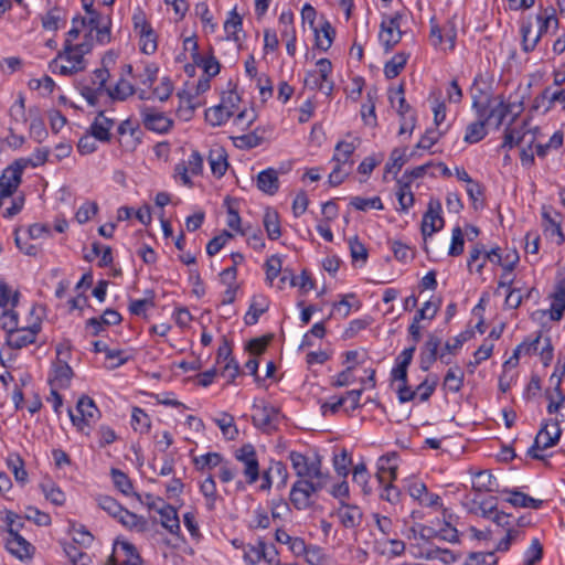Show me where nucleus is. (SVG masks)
<instances>
[{
    "instance_id": "obj_1",
    "label": "nucleus",
    "mask_w": 565,
    "mask_h": 565,
    "mask_svg": "<svg viewBox=\"0 0 565 565\" xmlns=\"http://www.w3.org/2000/svg\"><path fill=\"white\" fill-rule=\"evenodd\" d=\"M288 459L297 476V480L290 488L289 501L296 510H307L313 505L315 495L330 483L331 475L322 469V462L318 456L309 458L292 450Z\"/></svg>"
},
{
    "instance_id": "obj_2",
    "label": "nucleus",
    "mask_w": 565,
    "mask_h": 565,
    "mask_svg": "<svg viewBox=\"0 0 565 565\" xmlns=\"http://www.w3.org/2000/svg\"><path fill=\"white\" fill-rule=\"evenodd\" d=\"M31 163V159L20 158L2 171L0 175V207L6 201H10V205L6 207L4 212H20L23 209L24 196L15 195V193L22 182L23 171Z\"/></svg>"
},
{
    "instance_id": "obj_3",
    "label": "nucleus",
    "mask_w": 565,
    "mask_h": 565,
    "mask_svg": "<svg viewBox=\"0 0 565 565\" xmlns=\"http://www.w3.org/2000/svg\"><path fill=\"white\" fill-rule=\"evenodd\" d=\"M454 521L455 515L448 509H443L441 519L436 518V522L430 521V524L414 523L409 529V539L417 543L420 541L428 542L435 537L451 543L457 542L458 531L454 525Z\"/></svg>"
},
{
    "instance_id": "obj_4",
    "label": "nucleus",
    "mask_w": 565,
    "mask_h": 565,
    "mask_svg": "<svg viewBox=\"0 0 565 565\" xmlns=\"http://www.w3.org/2000/svg\"><path fill=\"white\" fill-rule=\"evenodd\" d=\"M236 469V490L244 491L246 486L255 484L260 478V465L257 451L252 444H244L233 451Z\"/></svg>"
},
{
    "instance_id": "obj_5",
    "label": "nucleus",
    "mask_w": 565,
    "mask_h": 565,
    "mask_svg": "<svg viewBox=\"0 0 565 565\" xmlns=\"http://www.w3.org/2000/svg\"><path fill=\"white\" fill-rule=\"evenodd\" d=\"M49 67L54 74L71 76L83 72L86 68V61L84 56L74 49V44L64 43L63 50L50 62Z\"/></svg>"
},
{
    "instance_id": "obj_6",
    "label": "nucleus",
    "mask_w": 565,
    "mask_h": 565,
    "mask_svg": "<svg viewBox=\"0 0 565 565\" xmlns=\"http://www.w3.org/2000/svg\"><path fill=\"white\" fill-rule=\"evenodd\" d=\"M72 424L85 435H89L90 427L99 419L100 412L93 398L83 395L76 403V409H68Z\"/></svg>"
},
{
    "instance_id": "obj_7",
    "label": "nucleus",
    "mask_w": 565,
    "mask_h": 565,
    "mask_svg": "<svg viewBox=\"0 0 565 565\" xmlns=\"http://www.w3.org/2000/svg\"><path fill=\"white\" fill-rule=\"evenodd\" d=\"M109 77V71L106 67H100L78 83L77 88L89 106H96L99 97L105 93L107 94L108 87L106 84Z\"/></svg>"
},
{
    "instance_id": "obj_8",
    "label": "nucleus",
    "mask_w": 565,
    "mask_h": 565,
    "mask_svg": "<svg viewBox=\"0 0 565 565\" xmlns=\"http://www.w3.org/2000/svg\"><path fill=\"white\" fill-rule=\"evenodd\" d=\"M193 463L199 471L211 470L218 467L217 477L222 483H230L236 479L234 463L225 459L218 452H206L194 457Z\"/></svg>"
},
{
    "instance_id": "obj_9",
    "label": "nucleus",
    "mask_w": 565,
    "mask_h": 565,
    "mask_svg": "<svg viewBox=\"0 0 565 565\" xmlns=\"http://www.w3.org/2000/svg\"><path fill=\"white\" fill-rule=\"evenodd\" d=\"M562 435L558 419H552L543 425L539 430L533 445L527 449L526 455L536 460H544L545 456L541 452L544 449L555 446Z\"/></svg>"
},
{
    "instance_id": "obj_10",
    "label": "nucleus",
    "mask_w": 565,
    "mask_h": 565,
    "mask_svg": "<svg viewBox=\"0 0 565 565\" xmlns=\"http://www.w3.org/2000/svg\"><path fill=\"white\" fill-rule=\"evenodd\" d=\"M429 167L430 164L426 163L415 167L412 170H406L402 178L397 180V189L395 194L402 210H408L413 206L414 195L411 191V183L414 180L422 178Z\"/></svg>"
},
{
    "instance_id": "obj_11",
    "label": "nucleus",
    "mask_w": 565,
    "mask_h": 565,
    "mask_svg": "<svg viewBox=\"0 0 565 565\" xmlns=\"http://www.w3.org/2000/svg\"><path fill=\"white\" fill-rule=\"evenodd\" d=\"M354 209L358 211L383 210V203L380 196L370 199L353 196L349 201L345 199H333L322 204V212H332L334 210Z\"/></svg>"
},
{
    "instance_id": "obj_12",
    "label": "nucleus",
    "mask_w": 565,
    "mask_h": 565,
    "mask_svg": "<svg viewBox=\"0 0 565 565\" xmlns=\"http://www.w3.org/2000/svg\"><path fill=\"white\" fill-rule=\"evenodd\" d=\"M42 330V321L35 318L30 324L18 327L6 335V343L14 350L23 349L36 342L38 335Z\"/></svg>"
},
{
    "instance_id": "obj_13",
    "label": "nucleus",
    "mask_w": 565,
    "mask_h": 565,
    "mask_svg": "<svg viewBox=\"0 0 565 565\" xmlns=\"http://www.w3.org/2000/svg\"><path fill=\"white\" fill-rule=\"evenodd\" d=\"M252 420L255 427L263 431L270 433L278 428V425L282 418V415L276 406L264 403L262 405H253Z\"/></svg>"
},
{
    "instance_id": "obj_14",
    "label": "nucleus",
    "mask_w": 565,
    "mask_h": 565,
    "mask_svg": "<svg viewBox=\"0 0 565 565\" xmlns=\"http://www.w3.org/2000/svg\"><path fill=\"white\" fill-rule=\"evenodd\" d=\"M403 17L404 14L402 12L383 17L381 22L380 41L386 52L393 50L402 39L401 20Z\"/></svg>"
},
{
    "instance_id": "obj_15",
    "label": "nucleus",
    "mask_w": 565,
    "mask_h": 565,
    "mask_svg": "<svg viewBox=\"0 0 565 565\" xmlns=\"http://www.w3.org/2000/svg\"><path fill=\"white\" fill-rule=\"evenodd\" d=\"M408 494L417 501L420 505L434 509H445L441 503V498L437 493L429 492L426 484L416 479L409 478L405 484Z\"/></svg>"
},
{
    "instance_id": "obj_16",
    "label": "nucleus",
    "mask_w": 565,
    "mask_h": 565,
    "mask_svg": "<svg viewBox=\"0 0 565 565\" xmlns=\"http://www.w3.org/2000/svg\"><path fill=\"white\" fill-rule=\"evenodd\" d=\"M551 300L550 308L543 313H547L552 321H559L565 312V275H557L553 291L548 296Z\"/></svg>"
},
{
    "instance_id": "obj_17",
    "label": "nucleus",
    "mask_w": 565,
    "mask_h": 565,
    "mask_svg": "<svg viewBox=\"0 0 565 565\" xmlns=\"http://www.w3.org/2000/svg\"><path fill=\"white\" fill-rule=\"evenodd\" d=\"M407 369L408 366L395 362L391 371L392 386L395 385L397 398L401 404L414 401L413 388L408 385Z\"/></svg>"
},
{
    "instance_id": "obj_18",
    "label": "nucleus",
    "mask_w": 565,
    "mask_h": 565,
    "mask_svg": "<svg viewBox=\"0 0 565 565\" xmlns=\"http://www.w3.org/2000/svg\"><path fill=\"white\" fill-rule=\"evenodd\" d=\"M140 116L145 128L158 134H167L173 126L170 118L152 107L141 106Z\"/></svg>"
},
{
    "instance_id": "obj_19",
    "label": "nucleus",
    "mask_w": 565,
    "mask_h": 565,
    "mask_svg": "<svg viewBox=\"0 0 565 565\" xmlns=\"http://www.w3.org/2000/svg\"><path fill=\"white\" fill-rule=\"evenodd\" d=\"M203 171V157L198 150H193L186 161L179 162L174 168V178L180 179L182 184L192 185L189 172L199 175Z\"/></svg>"
},
{
    "instance_id": "obj_20",
    "label": "nucleus",
    "mask_w": 565,
    "mask_h": 565,
    "mask_svg": "<svg viewBox=\"0 0 565 565\" xmlns=\"http://www.w3.org/2000/svg\"><path fill=\"white\" fill-rule=\"evenodd\" d=\"M116 555L110 556L114 565H143L137 547L127 541H117L114 546Z\"/></svg>"
},
{
    "instance_id": "obj_21",
    "label": "nucleus",
    "mask_w": 565,
    "mask_h": 565,
    "mask_svg": "<svg viewBox=\"0 0 565 565\" xmlns=\"http://www.w3.org/2000/svg\"><path fill=\"white\" fill-rule=\"evenodd\" d=\"M6 548L20 561L30 559L34 551L31 543L12 530H7Z\"/></svg>"
},
{
    "instance_id": "obj_22",
    "label": "nucleus",
    "mask_w": 565,
    "mask_h": 565,
    "mask_svg": "<svg viewBox=\"0 0 565 565\" xmlns=\"http://www.w3.org/2000/svg\"><path fill=\"white\" fill-rule=\"evenodd\" d=\"M335 516L343 527L352 530L362 524L363 511L356 504L340 501V505L335 510Z\"/></svg>"
},
{
    "instance_id": "obj_23",
    "label": "nucleus",
    "mask_w": 565,
    "mask_h": 565,
    "mask_svg": "<svg viewBox=\"0 0 565 565\" xmlns=\"http://www.w3.org/2000/svg\"><path fill=\"white\" fill-rule=\"evenodd\" d=\"M429 38L434 46H438L444 41L448 42V49L452 51L456 46L457 25L454 19L448 20L443 26L431 22Z\"/></svg>"
},
{
    "instance_id": "obj_24",
    "label": "nucleus",
    "mask_w": 565,
    "mask_h": 565,
    "mask_svg": "<svg viewBox=\"0 0 565 565\" xmlns=\"http://www.w3.org/2000/svg\"><path fill=\"white\" fill-rule=\"evenodd\" d=\"M192 43V61L195 65L203 68L204 74L209 77H214L220 73L221 65L216 57L211 53L209 56H202L199 53V45L194 36H189L184 40V44Z\"/></svg>"
},
{
    "instance_id": "obj_25",
    "label": "nucleus",
    "mask_w": 565,
    "mask_h": 565,
    "mask_svg": "<svg viewBox=\"0 0 565 565\" xmlns=\"http://www.w3.org/2000/svg\"><path fill=\"white\" fill-rule=\"evenodd\" d=\"M295 15L291 10L282 11L279 15V24L281 25L280 35L286 40L287 54L291 57L296 55L297 33L295 29Z\"/></svg>"
},
{
    "instance_id": "obj_26",
    "label": "nucleus",
    "mask_w": 565,
    "mask_h": 565,
    "mask_svg": "<svg viewBox=\"0 0 565 565\" xmlns=\"http://www.w3.org/2000/svg\"><path fill=\"white\" fill-rule=\"evenodd\" d=\"M507 494L505 502L510 503L514 508H530L539 510L543 505V500L532 498L531 495L520 491L519 489L505 488L501 491Z\"/></svg>"
},
{
    "instance_id": "obj_27",
    "label": "nucleus",
    "mask_w": 565,
    "mask_h": 565,
    "mask_svg": "<svg viewBox=\"0 0 565 565\" xmlns=\"http://www.w3.org/2000/svg\"><path fill=\"white\" fill-rule=\"evenodd\" d=\"M73 377V370L68 363L62 359H57L52 365V372L49 376L51 387L66 388Z\"/></svg>"
},
{
    "instance_id": "obj_28",
    "label": "nucleus",
    "mask_w": 565,
    "mask_h": 565,
    "mask_svg": "<svg viewBox=\"0 0 565 565\" xmlns=\"http://www.w3.org/2000/svg\"><path fill=\"white\" fill-rule=\"evenodd\" d=\"M68 227L66 220L56 218L53 226L50 223H35L28 227V237L31 239H39L50 237L52 232L64 233Z\"/></svg>"
},
{
    "instance_id": "obj_29",
    "label": "nucleus",
    "mask_w": 565,
    "mask_h": 565,
    "mask_svg": "<svg viewBox=\"0 0 565 565\" xmlns=\"http://www.w3.org/2000/svg\"><path fill=\"white\" fill-rule=\"evenodd\" d=\"M114 124V119L106 117L105 111L100 110L89 127V134L98 141L109 142L111 138L110 129Z\"/></svg>"
},
{
    "instance_id": "obj_30",
    "label": "nucleus",
    "mask_w": 565,
    "mask_h": 565,
    "mask_svg": "<svg viewBox=\"0 0 565 565\" xmlns=\"http://www.w3.org/2000/svg\"><path fill=\"white\" fill-rule=\"evenodd\" d=\"M512 285L513 279H500L498 282V288H504L507 290L504 305L510 309H516L521 306L524 298H530L533 288L527 290L526 294H523L520 287H513Z\"/></svg>"
},
{
    "instance_id": "obj_31",
    "label": "nucleus",
    "mask_w": 565,
    "mask_h": 565,
    "mask_svg": "<svg viewBox=\"0 0 565 565\" xmlns=\"http://www.w3.org/2000/svg\"><path fill=\"white\" fill-rule=\"evenodd\" d=\"M529 132H531V127L527 120H524L519 127H507L501 147L511 149L515 146H522Z\"/></svg>"
},
{
    "instance_id": "obj_32",
    "label": "nucleus",
    "mask_w": 565,
    "mask_h": 565,
    "mask_svg": "<svg viewBox=\"0 0 565 565\" xmlns=\"http://www.w3.org/2000/svg\"><path fill=\"white\" fill-rule=\"evenodd\" d=\"M486 247L483 244L477 243L470 247L467 257V269L470 274L481 275L486 264Z\"/></svg>"
},
{
    "instance_id": "obj_33",
    "label": "nucleus",
    "mask_w": 565,
    "mask_h": 565,
    "mask_svg": "<svg viewBox=\"0 0 565 565\" xmlns=\"http://www.w3.org/2000/svg\"><path fill=\"white\" fill-rule=\"evenodd\" d=\"M125 529L137 533H143L148 530V521L145 516L136 514L126 508L122 510L117 519Z\"/></svg>"
},
{
    "instance_id": "obj_34",
    "label": "nucleus",
    "mask_w": 565,
    "mask_h": 565,
    "mask_svg": "<svg viewBox=\"0 0 565 565\" xmlns=\"http://www.w3.org/2000/svg\"><path fill=\"white\" fill-rule=\"evenodd\" d=\"M477 92L478 94H472V109L476 111L478 120L488 122L487 116L497 99L483 93L480 88H477Z\"/></svg>"
},
{
    "instance_id": "obj_35",
    "label": "nucleus",
    "mask_w": 565,
    "mask_h": 565,
    "mask_svg": "<svg viewBox=\"0 0 565 565\" xmlns=\"http://www.w3.org/2000/svg\"><path fill=\"white\" fill-rule=\"evenodd\" d=\"M110 478L114 487L125 497L134 495L137 500H140V494L134 491L132 481L126 472L117 468H111Z\"/></svg>"
},
{
    "instance_id": "obj_36",
    "label": "nucleus",
    "mask_w": 565,
    "mask_h": 565,
    "mask_svg": "<svg viewBox=\"0 0 565 565\" xmlns=\"http://www.w3.org/2000/svg\"><path fill=\"white\" fill-rule=\"evenodd\" d=\"M440 344H441V340L437 335H435L433 333L428 334V338H427V340L424 344L423 351H422L423 353L428 354V359H427L428 364L435 363L438 359L445 364L450 363V359L447 356L444 349L440 352L438 351Z\"/></svg>"
},
{
    "instance_id": "obj_37",
    "label": "nucleus",
    "mask_w": 565,
    "mask_h": 565,
    "mask_svg": "<svg viewBox=\"0 0 565 565\" xmlns=\"http://www.w3.org/2000/svg\"><path fill=\"white\" fill-rule=\"evenodd\" d=\"M207 159L212 174L218 179L222 178L228 168L227 153L225 149L222 147L211 149Z\"/></svg>"
},
{
    "instance_id": "obj_38",
    "label": "nucleus",
    "mask_w": 565,
    "mask_h": 565,
    "mask_svg": "<svg viewBox=\"0 0 565 565\" xmlns=\"http://www.w3.org/2000/svg\"><path fill=\"white\" fill-rule=\"evenodd\" d=\"M256 184L262 192L269 195L275 194L279 189L277 171L273 168L260 171L257 175Z\"/></svg>"
},
{
    "instance_id": "obj_39",
    "label": "nucleus",
    "mask_w": 565,
    "mask_h": 565,
    "mask_svg": "<svg viewBox=\"0 0 565 565\" xmlns=\"http://www.w3.org/2000/svg\"><path fill=\"white\" fill-rule=\"evenodd\" d=\"M315 44L317 49L326 52L328 51L334 40L335 30L331 23L326 20L320 28H315Z\"/></svg>"
},
{
    "instance_id": "obj_40",
    "label": "nucleus",
    "mask_w": 565,
    "mask_h": 565,
    "mask_svg": "<svg viewBox=\"0 0 565 565\" xmlns=\"http://www.w3.org/2000/svg\"><path fill=\"white\" fill-rule=\"evenodd\" d=\"M136 93H137L136 87L129 81L124 78V76H121L117 81L115 86L108 87V89H107V96L113 102H124L128 97L135 95Z\"/></svg>"
},
{
    "instance_id": "obj_41",
    "label": "nucleus",
    "mask_w": 565,
    "mask_h": 565,
    "mask_svg": "<svg viewBox=\"0 0 565 565\" xmlns=\"http://www.w3.org/2000/svg\"><path fill=\"white\" fill-rule=\"evenodd\" d=\"M269 308V302L266 297L258 295L254 296L252 303L244 317L245 324L253 326L258 322L259 317L265 313Z\"/></svg>"
},
{
    "instance_id": "obj_42",
    "label": "nucleus",
    "mask_w": 565,
    "mask_h": 565,
    "mask_svg": "<svg viewBox=\"0 0 565 565\" xmlns=\"http://www.w3.org/2000/svg\"><path fill=\"white\" fill-rule=\"evenodd\" d=\"M158 514L160 515V524L162 527L174 535L180 533V520L175 508L167 503L163 509H160Z\"/></svg>"
},
{
    "instance_id": "obj_43",
    "label": "nucleus",
    "mask_w": 565,
    "mask_h": 565,
    "mask_svg": "<svg viewBox=\"0 0 565 565\" xmlns=\"http://www.w3.org/2000/svg\"><path fill=\"white\" fill-rule=\"evenodd\" d=\"M130 425L135 433L146 435L151 429V418L145 409L134 406L131 408Z\"/></svg>"
},
{
    "instance_id": "obj_44",
    "label": "nucleus",
    "mask_w": 565,
    "mask_h": 565,
    "mask_svg": "<svg viewBox=\"0 0 565 565\" xmlns=\"http://www.w3.org/2000/svg\"><path fill=\"white\" fill-rule=\"evenodd\" d=\"M200 492L205 499V507L209 511H214L216 507V501L218 500V493L216 488V482L213 476H207L200 483Z\"/></svg>"
},
{
    "instance_id": "obj_45",
    "label": "nucleus",
    "mask_w": 565,
    "mask_h": 565,
    "mask_svg": "<svg viewBox=\"0 0 565 565\" xmlns=\"http://www.w3.org/2000/svg\"><path fill=\"white\" fill-rule=\"evenodd\" d=\"M234 111L230 108L225 103H221L217 106L209 108L205 111V119L212 126H221L225 124L232 116Z\"/></svg>"
},
{
    "instance_id": "obj_46",
    "label": "nucleus",
    "mask_w": 565,
    "mask_h": 565,
    "mask_svg": "<svg viewBox=\"0 0 565 565\" xmlns=\"http://www.w3.org/2000/svg\"><path fill=\"white\" fill-rule=\"evenodd\" d=\"M497 486V479L488 470H480L472 475L471 487L477 492L493 491Z\"/></svg>"
},
{
    "instance_id": "obj_47",
    "label": "nucleus",
    "mask_w": 565,
    "mask_h": 565,
    "mask_svg": "<svg viewBox=\"0 0 565 565\" xmlns=\"http://www.w3.org/2000/svg\"><path fill=\"white\" fill-rule=\"evenodd\" d=\"M40 489L47 501L56 507H63L66 502V494L52 480L40 483Z\"/></svg>"
},
{
    "instance_id": "obj_48",
    "label": "nucleus",
    "mask_w": 565,
    "mask_h": 565,
    "mask_svg": "<svg viewBox=\"0 0 565 565\" xmlns=\"http://www.w3.org/2000/svg\"><path fill=\"white\" fill-rule=\"evenodd\" d=\"M352 480L358 487H360L364 495H370L373 492L371 475L367 471L366 465L364 462L354 466L352 471Z\"/></svg>"
},
{
    "instance_id": "obj_49",
    "label": "nucleus",
    "mask_w": 565,
    "mask_h": 565,
    "mask_svg": "<svg viewBox=\"0 0 565 565\" xmlns=\"http://www.w3.org/2000/svg\"><path fill=\"white\" fill-rule=\"evenodd\" d=\"M154 298L156 295L153 290H146L142 299L130 300L129 312L134 316L146 317L148 310L156 306Z\"/></svg>"
},
{
    "instance_id": "obj_50",
    "label": "nucleus",
    "mask_w": 565,
    "mask_h": 565,
    "mask_svg": "<svg viewBox=\"0 0 565 565\" xmlns=\"http://www.w3.org/2000/svg\"><path fill=\"white\" fill-rule=\"evenodd\" d=\"M495 99L497 103H493L490 113L487 117L488 124L491 122V120H494L495 128L499 129L503 124L505 117L511 113L512 104L505 103L502 96H498Z\"/></svg>"
},
{
    "instance_id": "obj_51",
    "label": "nucleus",
    "mask_w": 565,
    "mask_h": 565,
    "mask_svg": "<svg viewBox=\"0 0 565 565\" xmlns=\"http://www.w3.org/2000/svg\"><path fill=\"white\" fill-rule=\"evenodd\" d=\"M214 424L221 429L223 436L228 440H234L238 436V429L235 425L234 417L225 412L213 418Z\"/></svg>"
},
{
    "instance_id": "obj_52",
    "label": "nucleus",
    "mask_w": 565,
    "mask_h": 565,
    "mask_svg": "<svg viewBox=\"0 0 565 565\" xmlns=\"http://www.w3.org/2000/svg\"><path fill=\"white\" fill-rule=\"evenodd\" d=\"M445 226V220L441 214H424L420 230L424 239L433 236L435 233L443 230Z\"/></svg>"
},
{
    "instance_id": "obj_53",
    "label": "nucleus",
    "mask_w": 565,
    "mask_h": 565,
    "mask_svg": "<svg viewBox=\"0 0 565 565\" xmlns=\"http://www.w3.org/2000/svg\"><path fill=\"white\" fill-rule=\"evenodd\" d=\"M243 26V18L237 12L236 7L230 11L227 19L224 22V30L227 34V39L234 42H239L238 32Z\"/></svg>"
},
{
    "instance_id": "obj_54",
    "label": "nucleus",
    "mask_w": 565,
    "mask_h": 565,
    "mask_svg": "<svg viewBox=\"0 0 565 565\" xmlns=\"http://www.w3.org/2000/svg\"><path fill=\"white\" fill-rule=\"evenodd\" d=\"M463 381L465 373L460 366L456 365L448 369L444 377V386L452 393H458L463 386Z\"/></svg>"
},
{
    "instance_id": "obj_55",
    "label": "nucleus",
    "mask_w": 565,
    "mask_h": 565,
    "mask_svg": "<svg viewBox=\"0 0 565 565\" xmlns=\"http://www.w3.org/2000/svg\"><path fill=\"white\" fill-rule=\"evenodd\" d=\"M532 22L531 20L523 21L520 28V32L522 35V50L525 53L532 52L535 50L537 43L541 40V36L539 33H536L534 36H532Z\"/></svg>"
},
{
    "instance_id": "obj_56",
    "label": "nucleus",
    "mask_w": 565,
    "mask_h": 565,
    "mask_svg": "<svg viewBox=\"0 0 565 565\" xmlns=\"http://www.w3.org/2000/svg\"><path fill=\"white\" fill-rule=\"evenodd\" d=\"M97 505L115 520L125 509L115 498L106 494H98L95 498Z\"/></svg>"
},
{
    "instance_id": "obj_57",
    "label": "nucleus",
    "mask_w": 565,
    "mask_h": 565,
    "mask_svg": "<svg viewBox=\"0 0 565 565\" xmlns=\"http://www.w3.org/2000/svg\"><path fill=\"white\" fill-rule=\"evenodd\" d=\"M408 55L405 53H396L388 62L384 65V75L388 79H393L399 75L404 70Z\"/></svg>"
},
{
    "instance_id": "obj_58",
    "label": "nucleus",
    "mask_w": 565,
    "mask_h": 565,
    "mask_svg": "<svg viewBox=\"0 0 565 565\" xmlns=\"http://www.w3.org/2000/svg\"><path fill=\"white\" fill-rule=\"evenodd\" d=\"M8 468L13 473L17 482L25 484L29 480L28 471L24 468V461L19 455H10L7 459Z\"/></svg>"
},
{
    "instance_id": "obj_59",
    "label": "nucleus",
    "mask_w": 565,
    "mask_h": 565,
    "mask_svg": "<svg viewBox=\"0 0 565 565\" xmlns=\"http://www.w3.org/2000/svg\"><path fill=\"white\" fill-rule=\"evenodd\" d=\"M332 465L338 476L345 479L350 471L349 467L352 465L351 454L345 448H342L339 454L333 456Z\"/></svg>"
},
{
    "instance_id": "obj_60",
    "label": "nucleus",
    "mask_w": 565,
    "mask_h": 565,
    "mask_svg": "<svg viewBox=\"0 0 565 565\" xmlns=\"http://www.w3.org/2000/svg\"><path fill=\"white\" fill-rule=\"evenodd\" d=\"M487 124L478 119L469 124L466 128L463 140L470 145L481 141L487 136Z\"/></svg>"
},
{
    "instance_id": "obj_61",
    "label": "nucleus",
    "mask_w": 565,
    "mask_h": 565,
    "mask_svg": "<svg viewBox=\"0 0 565 565\" xmlns=\"http://www.w3.org/2000/svg\"><path fill=\"white\" fill-rule=\"evenodd\" d=\"M138 35L140 51L147 55L153 54L158 49V38L152 26L145 31H141L140 33H138Z\"/></svg>"
},
{
    "instance_id": "obj_62",
    "label": "nucleus",
    "mask_w": 565,
    "mask_h": 565,
    "mask_svg": "<svg viewBox=\"0 0 565 565\" xmlns=\"http://www.w3.org/2000/svg\"><path fill=\"white\" fill-rule=\"evenodd\" d=\"M539 22V34L542 38L544 33L553 25L558 26V19L556 18V11L553 7L545 8L542 13L536 15Z\"/></svg>"
},
{
    "instance_id": "obj_63",
    "label": "nucleus",
    "mask_w": 565,
    "mask_h": 565,
    "mask_svg": "<svg viewBox=\"0 0 565 565\" xmlns=\"http://www.w3.org/2000/svg\"><path fill=\"white\" fill-rule=\"evenodd\" d=\"M498 557L494 552H472L467 556L463 565H497Z\"/></svg>"
},
{
    "instance_id": "obj_64",
    "label": "nucleus",
    "mask_w": 565,
    "mask_h": 565,
    "mask_svg": "<svg viewBox=\"0 0 565 565\" xmlns=\"http://www.w3.org/2000/svg\"><path fill=\"white\" fill-rule=\"evenodd\" d=\"M303 556L309 565H329V557L320 546L309 545Z\"/></svg>"
}]
</instances>
